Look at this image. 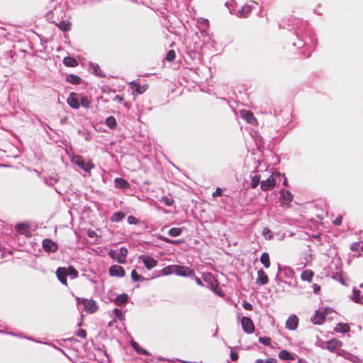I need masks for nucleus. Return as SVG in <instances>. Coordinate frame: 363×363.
<instances>
[{
    "mask_svg": "<svg viewBox=\"0 0 363 363\" xmlns=\"http://www.w3.org/2000/svg\"><path fill=\"white\" fill-rule=\"evenodd\" d=\"M202 278L204 281L208 283L211 289L216 294H218L220 296H222L221 293L222 289L218 286V282L217 279L214 277V276L211 273H204L202 276Z\"/></svg>",
    "mask_w": 363,
    "mask_h": 363,
    "instance_id": "f257e3e1",
    "label": "nucleus"
},
{
    "mask_svg": "<svg viewBox=\"0 0 363 363\" xmlns=\"http://www.w3.org/2000/svg\"><path fill=\"white\" fill-rule=\"evenodd\" d=\"M72 161L74 164L78 165L80 168L86 172H89L94 167V165L91 163L86 162L81 156H76L73 157Z\"/></svg>",
    "mask_w": 363,
    "mask_h": 363,
    "instance_id": "f03ea898",
    "label": "nucleus"
},
{
    "mask_svg": "<svg viewBox=\"0 0 363 363\" xmlns=\"http://www.w3.org/2000/svg\"><path fill=\"white\" fill-rule=\"evenodd\" d=\"M175 274L182 277H195L194 270L186 266L175 265Z\"/></svg>",
    "mask_w": 363,
    "mask_h": 363,
    "instance_id": "7ed1b4c3",
    "label": "nucleus"
},
{
    "mask_svg": "<svg viewBox=\"0 0 363 363\" xmlns=\"http://www.w3.org/2000/svg\"><path fill=\"white\" fill-rule=\"evenodd\" d=\"M277 181L273 175L261 182L260 188L262 191H269L276 186Z\"/></svg>",
    "mask_w": 363,
    "mask_h": 363,
    "instance_id": "20e7f679",
    "label": "nucleus"
},
{
    "mask_svg": "<svg viewBox=\"0 0 363 363\" xmlns=\"http://www.w3.org/2000/svg\"><path fill=\"white\" fill-rule=\"evenodd\" d=\"M240 117L244 119L246 122L252 125H257L258 121L257 118L254 116L253 113L248 110H240Z\"/></svg>",
    "mask_w": 363,
    "mask_h": 363,
    "instance_id": "39448f33",
    "label": "nucleus"
},
{
    "mask_svg": "<svg viewBox=\"0 0 363 363\" xmlns=\"http://www.w3.org/2000/svg\"><path fill=\"white\" fill-rule=\"evenodd\" d=\"M43 248L47 252H55L58 250V245L51 239L46 238L43 240Z\"/></svg>",
    "mask_w": 363,
    "mask_h": 363,
    "instance_id": "423d86ee",
    "label": "nucleus"
},
{
    "mask_svg": "<svg viewBox=\"0 0 363 363\" xmlns=\"http://www.w3.org/2000/svg\"><path fill=\"white\" fill-rule=\"evenodd\" d=\"M241 324L242 329L245 333L248 334L254 333L255 328L251 318L248 317H243L241 320Z\"/></svg>",
    "mask_w": 363,
    "mask_h": 363,
    "instance_id": "0eeeda50",
    "label": "nucleus"
},
{
    "mask_svg": "<svg viewBox=\"0 0 363 363\" xmlns=\"http://www.w3.org/2000/svg\"><path fill=\"white\" fill-rule=\"evenodd\" d=\"M84 310L89 313H94L98 311V306L94 299L84 301Z\"/></svg>",
    "mask_w": 363,
    "mask_h": 363,
    "instance_id": "6e6552de",
    "label": "nucleus"
},
{
    "mask_svg": "<svg viewBox=\"0 0 363 363\" xmlns=\"http://www.w3.org/2000/svg\"><path fill=\"white\" fill-rule=\"evenodd\" d=\"M56 276L58 280L64 285L67 286V270L65 267H60L56 270Z\"/></svg>",
    "mask_w": 363,
    "mask_h": 363,
    "instance_id": "1a4fd4ad",
    "label": "nucleus"
},
{
    "mask_svg": "<svg viewBox=\"0 0 363 363\" xmlns=\"http://www.w3.org/2000/svg\"><path fill=\"white\" fill-rule=\"evenodd\" d=\"M140 259L143 261L145 267L148 269L154 268L157 264V261L150 256L141 255L140 256Z\"/></svg>",
    "mask_w": 363,
    "mask_h": 363,
    "instance_id": "9d476101",
    "label": "nucleus"
},
{
    "mask_svg": "<svg viewBox=\"0 0 363 363\" xmlns=\"http://www.w3.org/2000/svg\"><path fill=\"white\" fill-rule=\"evenodd\" d=\"M342 345V342L336 339H332L326 342V349L330 352H335Z\"/></svg>",
    "mask_w": 363,
    "mask_h": 363,
    "instance_id": "9b49d317",
    "label": "nucleus"
},
{
    "mask_svg": "<svg viewBox=\"0 0 363 363\" xmlns=\"http://www.w3.org/2000/svg\"><path fill=\"white\" fill-rule=\"evenodd\" d=\"M109 274L111 277H123L125 274L124 269L119 265H112L109 268Z\"/></svg>",
    "mask_w": 363,
    "mask_h": 363,
    "instance_id": "f8f14e48",
    "label": "nucleus"
},
{
    "mask_svg": "<svg viewBox=\"0 0 363 363\" xmlns=\"http://www.w3.org/2000/svg\"><path fill=\"white\" fill-rule=\"evenodd\" d=\"M298 318L296 315H291L286 321V328L290 330H294L298 327Z\"/></svg>",
    "mask_w": 363,
    "mask_h": 363,
    "instance_id": "ddd939ff",
    "label": "nucleus"
},
{
    "mask_svg": "<svg viewBox=\"0 0 363 363\" xmlns=\"http://www.w3.org/2000/svg\"><path fill=\"white\" fill-rule=\"evenodd\" d=\"M29 225L26 223H18L16 225V231L21 234L24 235L26 237L29 238L31 236V233L28 230Z\"/></svg>",
    "mask_w": 363,
    "mask_h": 363,
    "instance_id": "4468645a",
    "label": "nucleus"
},
{
    "mask_svg": "<svg viewBox=\"0 0 363 363\" xmlns=\"http://www.w3.org/2000/svg\"><path fill=\"white\" fill-rule=\"evenodd\" d=\"M268 282L269 278L266 272L263 269L258 270L256 283L259 285H265L268 284Z\"/></svg>",
    "mask_w": 363,
    "mask_h": 363,
    "instance_id": "2eb2a0df",
    "label": "nucleus"
},
{
    "mask_svg": "<svg viewBox=\"0 0 363 363\" xmlns=\"http://www.w3.org/2000/svg\"><path fill=\"white\" fill-rule=\"evenodd\" d=\"M325 313L319 311H316L315 313L311 317V322L315 325H321L325 322Z\"/></svg>",
    "mask_w": 363,
    "mask_h": 363,
    "instance_id": "dca6fc26",
    "label": "nucleus"
},
{
    "mask_svg": "<svg viewBox=\"0 0 363 363\" xmlns=\"http://www.w3.org/2000/svg\"><path fill=\"white\" fill-rule=\"evenodd\" d=\"M293 200V195L289 191H281L280 202L282 205L289 204Z\"/></svg>",
    "mask_w": 363,
    "mask_h": 363,
    "instance_id": "f3484780",
    "label": "nucleus"
},
{
    "mask_svg": "<svg viewBox=\"0 0 363 363\" xmlns=\"http://www.w3.org/2000/svg\"><path fill=\"white\" fill-rule=\"evenodd\" d=\"M67 104L73 108H79V103L77 99V94L75 93H71L69 96L68 97Z\"/></svg>",
    "mask_w": 363,
    "mask_h": 363,
    "instance_id": "a211bd4d",
    "label": "nucleus"
},
{
    "mask_svg": "<svg viewBox=\"0 0 363 363\" xmlns=\"http://www.w3.org/2000/svg\"><path fill=\"white\" fill-rule=\"evenodd\" d=\"M279 357L282 360L294 361L296 359V354L284 350L279 353Z\"/></svg>",
    "mask_w": 363,
    "mask_h": 363,
    "instance_id": "6ab92c4d",
    "label": "nucleus"
},
{
    "mask_svg": "<svg viewBox=\"0 0 363 363\" xmlns=\"http://www.w3.org/2000/svg\"><path fill=\"white\" fill-rule=\"evenodd\" d=\"M128 254V250L125 247H121L120 249V252L117 254L116 257V261L120 264H124L125 262L126 256Z\"/></svg>",
    "mask_w": 363,
    "mask_h": 363,
    "instance_id": "aec40b11",
    "label": "nucleus"
},
{
    "mask_svg": "<svg viewBox=\"0 0 363 363\" xmlns=\"http://www.w3.org/2000/svg\"><path fill=\"white\" fill-rule=\"evenodd\" d=\"M335 330L337 333H348L350 330V328L348 324L344 323H339L336 325Z\"/></svg>",
    "mask_w": 363,
    "mask_h": 363,
    "instance_id": "412c9836",
    "label": "nucleus"
},
{
    "mask_svg": "<svg viewBox=\"0 0 363 363\" xmlns=\"http://www.w3.org/2000/svg\"><path fill=\"white\" fill-rule=\"evenodd\" d=\"M314 276V272L311 269L304 270L301 275V278L303 281H307L311 282Z\"/></svg>",
    "mask_w": 363,
    "mask_h": 363,
    "instance_id": "4be33fe9",
    "label": "nucleus"
},
{
    "mask_svg": "<svg viewBox=\"0 0 363 363\" xmlns=\"http://www.w3.org/2000/svg\"><path fill=\"white\" fill-rule=\"evenodd\" d=\"M63 62L67 67H74L78 65V62L72 57H64Z\"/></svg>",
    "mask_w": 363,
    "mask_h": 363,
    "instance_id": "5701e85b",
    "label": "nucleus"
},
{
    "mask_svg": "<svg viewBox=\"0 0 363 363\" xmlns=\"http://www.w3.org/2000/svg\"><path fill=\"white\" fill-rule=\"evenodd\" d=\"M260 262L264 266L265 268L270 267V259L269 255L267 252H263L260 257Z\"/></svg>",
    "mask_w": 363,
    "mask_h": 363,
    "instance_id": "b1692460",
    "label": "nucleus"
},
{
    "mask_svg": "<svg viewBox=\"0 0 363 363\" xmlns=\"http://www.w3.org/2000/svg\"><path fill=\"white\" fill-rule=\"evenodd\" d=\"M62 31H68L71 29L72 23L68 21H62L57 24Z\"/></svg>",
    "mask_w": 363,
    "mask_h": 363,
    "instance_id": "393cba45",
    "label": "nucleus"
},
{
    "mask_svg": "<svg viewBox=\"0 0 363 363\" xmlns=\"http://www.w3.org/2000/svg\"><path fill=\"white\" fill-rule=\"evenodd\" d=\"M115 184L116 187L121 189H128L130 186L128 182L122 178H116L115 179Z\"/></svg>",
    "mask_w": 363,
    "mask_h": 363,
    "instance_id": "a878e982",
    "label": "nucleus"
},
{
    "mask_svg": "<svg viewBox=\"0 0 363 363\" xmlns=\"http://www.w3.org/2000/svg\"><path fill=\"white\" fill-rule=\"evenodd\" d=\"M128 296L126 294H121L117 296L114 301V303L116 306H121L128 301Z\"/></svg>",
    "mask_w": 363,
    "mask_h": 363,
    "instance_id": "bb28decb",
    "label": "nucleus"
},
{
    "mask_svg": "<svg viewBox=\"0 0 363 363\" xmlns=\"http://www.w3.org/2000/svg\"><path fill=\"white\" fill-rule=\"evenodd\" d=\"M106 125L111 129L116 128L117 122L113 116H108L106 120Z\"/></svg>",
    "mask_w": 363,
    "mask_h": 363,
    "instance_id": "cd10ccee",
    "label": "nucleus"
},
{
    "mask_svg": "<svg viewBox=\"0 0 363 363\" xmlns=\"http://www.w3.org/2000/svg\"><path fill=\"white\" fill-rule=\"evenodd\" d=\"M67 80L73 84H79L81 82V78L75 74H69L67 76Z\"/></svg>",
    "mask_w": 363,
    "mask_h": 363,
    "instance_id": "c85d7f7f",
    "label": "nucleus"
},
{
    "mask_svg": "<svg viewBox=\"0 0 363 363\" xmlns=\"http://www.w3.org/2000/svg\"><path fill=\"white\" fill-rule=\"evenodd\" d=\"M182 230L180 228H172L169 230L168 234L172 237H177L181 235Z\"/></svg>",
    "mask_w": 363,
    "mask_h": 363,
    "instance_id": "c756f323",
    "label": "nucleus"
},
{
    "mask_svg": "<svg viewBox=\"0 0 363 363\" xmlns=\"http://www.w3.org/2000/svg\"><path fill=\"white\" fill-rule=\"evenodd\" d=\"M124 217H125L124 213H123L121 212H116L115 213L113 214L111 220L113 222H118V221L121 220Z\"/></svg>",
    "mask_w": 363,
    "mask_h": 363,
    "instance_id": "7c9ffc66",
    "label": "nucleus"
},
{
    "mask_svg": "<svg viewBox=\"0 0 363 363\" xmlns=\"http://www.w3.org/2000/svg\"><path fill=\"white\" fill-rule=\"evenodd\" d=\"M133 92H136L137 94H143L145 92L146 88L143 86H141L138 84H133Z\"/></svg>",
    "mask_w": 363,
    "mask_h": 363,
    "instance_id": "2f4dec72",
    "label": "nucleus"
},
{
    "mask_svg": "<svg viewBox=\"0 0 363 363\" xmlns=\"http://www.w3.org/2000/svg\"><path fill=\"white\" fill-rule=\"evenodd\" d=\"M67 270V275L71 276L72 278H77L78 277V271L73 266H69Z\"/></svg>",
    "mask_w": 363,
    "mask_h": 363,
    "instance_id": "473e14b6",
    "label": "nucleus"
},
{
    "mask_svg": "<svg viewBox=\"0 0 363 363\" xmlns=\"http://www.w3.org/2000/svg\"><path fill=\"white\" fill-rule=\"evenodd\" d=\"M162 273L164 275H169L175 273V265H169L163 268Z\"/></svg>",
    "mask_w": 363,
    "mask_h": 363,
    "instance_id": "72a5a7b5",
    "label": "nucleus"
},
{
    "mask_svg": "<svg viewBox=\"0 0 363 363\" xmlns=\"http://www.w3.org/2000/svg\"><path fill=\"white\" fill-rule=\"evenodd\" d=\"M131 278L134 281H144L145 279L139 275L135 269H133L131 272Z\"/></svg>",
    "mask_w": 363,
    "mask_h": 363,
    "instance_id": "f704fd0d",
    "label": "nucleus"
},
{
    "mask_svg": "<svg viewBox=\"0 0 363 363\" xmlns=\"http://www.w3.org/2000/svg\"><path fill=\"white\" fill-rule=\"evenodd\" d=\"M359 295L360 291L359 289H354L352 298L355 303H361V298Z\"/></svg>",
    "mask_w": 363,
    "mask_h": 363,
    "instance_id": "c9c22d12",
    "label": "nucleus"
},
{
    "mask_svg": "<svg viewBox=\"0 0 363 363\" xmlns=\"http://www.w3.org/2000/svg\"><path fill=\"white\" fill-rule=\"evenodd\" d=\"M176 57V53H175V51L174 50H170L168 51L166 57H165V59L167 62H173L174 60Z\"/></svg>",
    "mask_w": 363,
    "mask_h": 363,
    "instance_id": "e433bc0d",
    "label": "nucleus"
},
{
    "mask_svg": "<svg viewBox=\"0 0 363 363\" xmlns=\"http://www.w3.org/2000/svg\"><path fill=\"white\" fill-rule=\"evenodd\" d=\"M91 104V101L88 99L87 96H84L80 99V104L85 108H88Z\"/></svg>",
    "mask_w": 363,
    "mask_h": 363,
    "instance_id": "4c0bfd02",
    "label": "nucleus"
},
{
    "mask_svg": "<svg viewBox=\"0 0 363 363\" xmlns=\"http://www.w3.org/2000/svg\"><path fill=\"white\" fill-rule=\"evenodd\" d=\"M262 235L267 240H270L273 238V233H272V230L267 228H265L263 229Z\"/></svg>",
    "mask_w": 363,
    "mask_h": 363,
    "instance_id": "58836bf2",
    "label": "nucleus"
},
{
    "mask_svg": "<svg viewBox=\"0 0 363 363\" xmlns=\"http://www.w3.org/2000/svg\"><path fill=\"white\" fill-rule=\"evenodd\" d=\"M260 182V176L257 174V175H255L252 179V184H251V187L252 189H255L256 188L259 183Z\"/></svg>",
    "mask_w": 363,
    "mask_h": 363,
    "instance_id": "ea45409f",
    "label": "nucleus"
},
{
    "mask_svg": "<svg viewBox=\"0 0 363 363\" xmlns=\"http://www.w3.org/2000/svg\"><path fill=\"white\" fill-rule=\"evenodd\" d=\"M259 342L264 345L269 346L271 344V338L268 337H261L259 338Z\"/></svg>",
    "mask_w": 363,
    "mask_h": 363,
    "instance_id": "a19ab883",
    "label": "nucleus"
},
{
    "mask_svg": "<svg viewBox=\"0 0 363 363\" xmlns=\"http://www.w3.org/2000/svg\"><path fill=\"white\" fill-rule=\"evenodd\" d=\"M161 201L168 206H172L174 202L172 199L168 198L167 196L162 197Z\"/></svg>",
    "mask_w": 363,
    "mask_h": 363,
    "instance_id": "79ce46f5",
    "label": "nucleus"
},
{
    "mask_svg": "<svg viewBox=\"0 0 363 363\" xmlns=\"http://www.w3.org/2000/svg\"><path fill=\"white\" fill-rule=\"evenodd\" d=\"M256 363H278L277 360L274 358H269L266 360L262 359H257L255 362Z\"/></svg>",
    "mask_w": 363,
    "mask_h": 363,
    "instance_id": "37998d69",
    "label": "nucleus"
},
{
    "mask_svg": "<svg viewBox=\"0 0 363 363\" xmlns=\"http://www.w3.org/2000/svg\"><path fill=\"white\" fill-rule=\"evenodd\" d=\"M132 346H133V348H135V350H136L138 353H140V354H147V353L145 350H143V349L140 348V347L138 346V345L136 342H133L132 343Z\"/></svg>",
    "mask_w": 363,
    "mask_h": 363,
    "instance_id": "c03bdc74",
    "label": "nucleus"
},
{
    "mask_svg": "<svg viewBox=\"0 0 363 363\" xmlns=\"http://www.w3.org/2000/svg\"><path fill=\"white\" fill-rule=\"evenodd\" d=\"M113 312L114 315H115L117 318H119V319H121V320L122 319V318H123V313H122V311H121V309H119V308H115V309L113 310Z\"/></svg>",
    "mask_w": 363,
    "mask_h": 363,
    "instance_id": "a18cd8bd",
    "label": "nucleus"
},
{
    "mask_svg": "<svg viewBox=\"0 0 363 363\" xmlns=\"http://www.w3.org/2000/svg\"><path fill=\"white\" fill-rule=\"evenodd\" d=\"M128 222L130 224H137L138 223V220L135 217L130 216L128 217Z\"/></svg>",
    "mask_w": 363,
    "mask_h": 363,
    "instance_id": "49530a36",
    "label": "nucleus"
},
{
    "mask_svg": "<svg viewBox=\"0 0 363 363\" xmlns=\"http://www.w3.org/2000/svg\"><path fill=\"white\" fill-rule=\"evenodd\" d=\"M222 194H223V190H222V189H220V188L218 187V188L216 189V190L213 193L212 196H213V197H214V198H215V197H218V196H221V195H222Z\"/></svg>",
    "mask_w": 363,
    "mask_h": 363,
    "instance_id": "de8ad7c7",
    "label": "nucleus"
},
{
    "mask_svg": "<svg viewBox=\"0 0 363 363\" xmlns=\"http://www.w3.org/2000/svg\"><path fill=\"white\" fill-rule=\"evenodd\" d=\"M77 335L78 337H82V338H85L86 337V332L84 329H80V330H78V332L77 333Z\"/></svg>",
    "mask_w": 363,
    "mask_h": 363,
    "instance_id": "09e8293b",
    "label": "nucleus"
},
{
    "mask_svg": "<svg viewBox=\"0 0 363 363\" xmlns=\"http://www.w3.org/2000/svg\"><path fill=\"white\" fill-rule=\"evenodd\" d=\"M342 216H337L334 220H333V224L335 225H340L341 223H342Z\"/></svg>",
    "mask_w": 363,
    "mask_h": 363,
    "instance_id": "8fccbe9b",
    "label": "nucleus"
},
{
    "mask_svg": "<svg viewBox=\"0 0 363 363\" xmlns=\"http://www.w3.org/2000/svg\"><path fill=\"white\" fill-rule=\"evenodd\" d=\"M242 306L245 310H247V311L252 310V305L250 303L244 301L242 303Z\"/></svg>",
    "mask_w": 363,
    "mask_h": 363,
    "instance_id": "3c124183",
    "label": "nucleus"
},
{
    "mask_svg": "<svg viewBox=\"0 0 363 363\" xmlns=\"http://www.w3.org/2000/svg\"><path fill=\"white\" fill-rule=\"evenodd\" d=\"M94 72L99 75V76H103L102 71L100 69V67L99 65L94 66Z\"/></svg>",
    "mask_w": 363,
    "mask_h": 363,
    "instance_id": "603ef678",
    "label": "nucleus"
},
{
    "mask_svg": "<svg viewBox=\"0 0 363 363\" xmlns=\"http://www.w3.org/2000/svg\"><path fill=\"white\" fill-rule=\"evenodd\" d=\"M230 357H231V359L234 362L237 361L238 359V354L235 352H233L231 350L230 352Z\"/></svg>",
    "mask_w": 363,
    "mask_h": 363,
    "instance_id": "864d4df0",
    "label": "nucleus"
},
{
    "mask_svg": "<svg viewBox=\"0 0 363 363\" xmlns=\"http://www.w3.org/2000/svg\"><path fill=\"white\" fill-rule=\"evenodd\" d=\"M160 239L164 240V242H167V243H170V244H174L176 243V242L174 240H170L167 238H162V237H160Z\"/></svg>",
    "mask_w": 363,
    "mask_h": 363,
    "instance_id": "5fc2aeb1",
    "label": "nucleus"
},
{
    "mask_svg": "<svg viewBox=\"0 0 363 363\" xmlns=\"http://www.w3.org/2000/svg\"><path fill=\"white\" fill-rule=\"evenodd\" d=\"M114 100L121 103L123 101V98L121 95H116L114 97Z\"/></svg>",
    "mask_w": 363,
    "mask_h": 363,
    "instance_id": "6e6d98bb",
    "label": "nucleus"
},
{
    "mask_svg": "<svg viewBox=\"0 0 363 363\" xmlns=\"http://www.w3.org/2000/svg\"><path fill=\"white\" fill-rule=\"evenodd\" d=\"M313 288H314V293L315 294H318V291L320 289V286H318L317 284H313Z\"/></svg>",
    "mask_w": 363,
    "mask_h": 363,
    "instance_id": "4d7b16f0",
    "label": "nucleus"
},
{
    "mask_svg": "<svg viewBox=\"0 0 363 363\" xmlns=\"http://www.w3.org/2000/svg\"><path fill=\"white\" fill-rule=\"evenodd\" d=\"M84 301H86V298H79V297L77 298V303L79 304L82 303L84 305Z\"/></svg>",
    "mask_w": 363,
    "mask_h": 363,
    "instance_id": "13d9d810",
    "label": "nucleus"
},
{
    "mask_svg": "<svg viewBox=\"0 0 363 363\" xmlns=\"http://www.w3.org/2000/svg\"><path fill=\"white\" fill-rule=\"evenodd\" d=\"M108 255L111 257L113 258V259H116L115 257V251L113 250H111L109 252H108Z\"/></svg>",
    "mask_w": 363,
    "mask_h": 363,
    "instance_id": "bf43d9fd",
    "label": "nucleus"
},
{
    "mask_svg": "<svg viewBox=\"0 0 363 363\" xmlns=\"http://www.w3.org/2000/svg\"><path fill=\"white\" fill-rule=\"evenodd\" d=\"M196 282L197 284L200 285V286H202L203 285V283L201 281V280L198 278V277H196Z\"/></svg>",
    "mask_w": 363,
    "mask_h": 363,
    "instance_id": "052dcab7",
    "label": "nucleus"
},
{
    "mask_svg": "<svg viewBox=\"0 0 363 363\" xmlns=\"http://www.w3.org/2000/svg\"><path fill=\"white\" fill-rule=\"evenodd\" d=\"M360 287L363 288V283L360 284Z\"/></svg>",
    "mask_w": 363,
    "mask_h": 363,
    "instance_id": "680f3d73",
    "label": "nucleus"
},
{
    "mask_svg": "<svg viewBox=\"0 0 363 363\" xmlns=\"http://www.w3.org/2000/svg\"><path fill=\"white\" fill-rule=\"evenodd\" d=\"M355 247H352V250H354Z\"/></svg>",
    "mask_w": 363,
    "mask_h": 363,
    "instance_id": "e2e57ef3",
    "label": "nucleus"
},
{
    "mask_svg": "<svg viewBox=\"0 0 363 363\" xmlns=\"http://www.w3.org/2000/svg\"><path fill=\"white\" fill-rule=\"evenodd\" d=\"M355 247H352V250H354Z\"/></svg>",
    "mask_w": 363,
    "mask_h": 363,
    "instance_id": "0e129e2a",
    "label": "nucleus"
},
{
    "mask_svg": "<svg viewBox=\"0 0 363 363\" xmlns=\"http://www.w3.org/2000/svg\"><path fill=\"white\" fill-rule=\"evenodd\" d=\"M361 250L363 252V245L361 247Z\"/></svg>",
    "mask_w": 363,
    "mask_h": 363,
    "instance_id": "69168bd1",
    "label": "nucleus"
}]
</instances>
